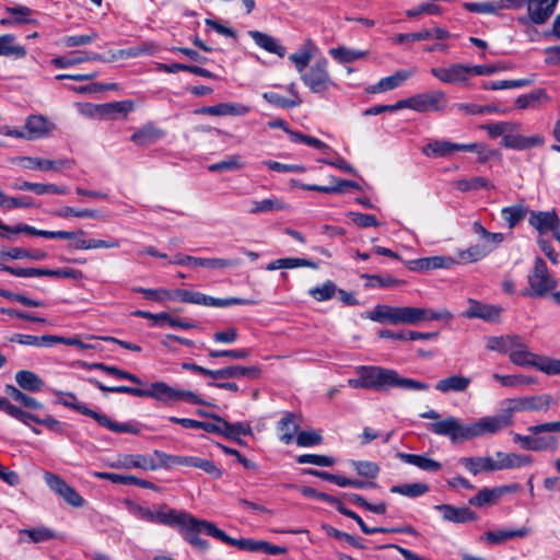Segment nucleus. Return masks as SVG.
I'll return each instance as SVG.
<instances>
[{"instance_id": "16", "label": "nucleus", "mask_w": 560, "mask_h": 560, "mask_svg": "<svg viewBox=\"0 0 560 560\" xmlns=\"http://www.w3.org/2000/svg\"><path fill=\"white\" fill-rule=\"evenodd\" d=\"M503 308L499 305L485 304L474 299L468 300V307L463 313L465 318H480L488 323H499Z\"/></svg>"}, {"instance_id": "7", "label": "nucleus", "mask_w": 560, "mask_h": 560, "mask_svg": "<svg viewBox=\"0 0 560 560\" xmlns=\"http://www.w3.org/2000/svg\"><path fill=\"white\" fill-rule=\"evenodd\" d=\"M143 397L154 398L163 404L184 400L194 405H206L207 402L194 392L176 389L164 382H153L150 387L143 389Z\"/></svg>"}, {"instance_id": "26", "label": "nucleus", "mask_w": 560, "mask_h": 560, "mask_svg": "<svg viewBox=\"0 0 560 560\" xmlns=\"http://www.w3.org/2000/svg\"><path fill=\"white\" fill-rule=\"evenodd\" d=\"M299 429V417L293 412H285L277 424L279 440L287 445L290 444Z\"/></svg>"}, {"instance_id": "21", "label": "nucleus", "mask_w": 560, "mask_h": 560, "mask_svg": "<svg viewBox=\"0 0 560 560\" xmlns=\"http://www.w3.org/2000/svg\"><path fill=\"white\" fill-rule=\"evenodd\" d=\"M113 468H139L142 470H156L158 466L155 465V460L152 456L143 455V454H128L120 456L117 462L110 465Z\"/></svg>"}, {"instance_id": "20", "label": "nucleus", "mask_w": 560, "mask_h": 560, "mask_svg": "<svg viewBox=\"0 0 560 560\" xmlns=\"http://www.w3.org/2000/svg\"><path fill=\"white\" fill-rule=\"evenodd\" d=\"M441 512L445 522L464 524L477 520V514L467 506H454L452 504H439L434 506Z\"/></svg>"}, {"instance_id": "46", "label": "nucleus", "mask_w": 560, "mask_h": 560, "mask_svg": "<svg viewBox=\"0 0 560 560\" xmlns=\"http://www.w3.org/2000/svg\"><path fill=\"white\" fill-rule=\"evenodd\" d=\"M2 255V259H32V260H43L47 257V253L42 249H25L21 247H12L8 250H4Z\"/></svg>"}, {"instance_id": "38", "label": "nucleus", "mask_w": 560, "mask_h": 560, "mask_svg": "<svg viewBox=\"0 0 560 560\" xmlns=\"http://www.w3.org/2000/svg\"><path fill=\"white\" fill-rule=\"evenodd\" d=\"M75 242L73 247L81 250L98 249V248H118L120 241L117 238L110 240H98V238H84V236H78L73 238Z\"/></svg>"}, {"instance_id": "29", "label": "nucleus", "mask_w": 560, "mask_h": 560, "mask_svg": "<svg viewBox=\"0 0 560 560\" xmlns=\"http://www.w3.org/2000/svg\"><path fill=\"white\" fill-rule=\"evenodd\" d=\"M396 457L401 462L413 465L424 471L435 472L439 471L442 467L440 462L427 457L425 455L399 452L396 454Z\"/></svg>"}, {"instance_id": "12", "label": "nucleus", "mask_w": 560, "mask_h": 560, "mask_svg": "<svg viewBox=\"0 0 560 560\" xmlns=\"http://www.w3.org/2000/svg\"><path fill=\"white\" fill-rule=\"evenodd\" d=\"M559 0H528L527 14L518 18L523 25L528 23L544 25L555 13Z\"/></svg>"}, {"instance_id": "36", "label": "nucleus", "mask_w": 560, "mask_h": 560, "mask_svg": "<svg viewBox=\"0 0 560 560\" xmlns=\"http://www.w3.org/2000/svg\"><path fill=\"white\" fill-rule=\"evenodd\" d=\"M493 250V246L476 244L465 250H459L457 257L458 264L476 262L488 256Z\"/></svg>"}, {"instance_id": "31", "label": "nucleus", "mask_w": 560, "mask_h": 560, "mask_svg": "<svg viewBox=\"0 0 560 560\" xmlns=\"http://www.w3.org/2000/svg\"><path fill=\"white\" fill-rule=\"evenodd\" d=\"M530 533V529L527 527H521L518 529H498V530H488L480 539H486L487 542L491 545H499L506 540H511L514 538H523L526 537Z\"/></svg>"}, {"instance_id": "13", "label": "nucleus", "mask_w": 560, "mask_h": 560, "mask_svg": "<svg viewBox=\"0 0 560 560\" xmlns=\"http://www.w3.org/2000/svg\"><path fill=\"white\" fill-rule=\"evenodd\" d=\"M44 479L50 490L59 494L69 505L74 508H82L84 505L85 500L80 493L58 475L47 471L44 475Z\"/></svg>"}, {"instance_id": "40", "label": "nucleus", "mask_w": 560, "mask_h": 560, "mask_svg": "<svg viewBox=\"0 0 560 560\" xmlns=\"http://www.w3.org/2000/svg\"><path fill=\"white\" fill-rule=\"evenodd\" d=\"M411 75L408 71H397L396 73L382 78L375 85H372L370 91L372 93H381L398 88Z\"/></svg>"}, {"instance_id": "47", "label": "nucleus", "mask_w": 560, "mask_h": 560, "mask_svg": "<svg viewBox=\"0 0 560 560\" xmlns=\"http://www.w3.org/2000/svg\"><path fill=\"white\" fill-rule=\"evenodd\" d=\"M336 510L340 514L355 521L357 524L360 526L361 530L366 535H372V534H376V533H387V532L392 530V529H387L386 527H369L364 523V521L362 520V517L360 515H358L355 512L347 509L341 501H339V503L337 504Z\"/></svg>"}, {"instance_id": "28", "label": "nucleus", "mask_w": 560, "mask_h": 560, "mask_svg": "<svg viewBox=\"0 0 560 560\" xmlns=\"http://www.w3.org/2000/svg\"><path fill=\"white\" fill-rule=\"evenodd\" d=\"M542 143L544 139L538 135L525 137L521 135H512L510 132L504 135L501 141L503 147L513 150H527L534 147H538Z\"/></svg>"}, {"instance_id": "37", "label": "nucleus", "mask_w": 560, "mask_h": 560, "mask_svg": "<svg viewBox=\"0 0 560 560\" xmlns=\"http://www.w3.org/2000/svg\"><path fill=\"white\" fill-rule=\"evenodd\" d=\"M9 340L23 346L50 348L55 345V335H44L38 337L25 334H14L9 338Z\"/></svg>"}, {"instance_id": "19", "label": "nucleus", "mask_w": 560, "mask_h": 560, "mask_svg": "<svg viewBox=\"0 0 560 560\" xmlns=\"http://www.w3.org/2000/svg\"><path fill=\"white\" fill-rule=\"evenodd\" d=\"M456 265H458V260L451 256H432L408 261V268L417 271L451 269Z\"/></svg>"}, {"instance_id": "42", "label": "nucleus", "mask_w": 560, "mask_h": 560, "mask_svg": "<svg viewBox=\"0 0 560 560\" xmlns=\"http://www.w3.org/2000/svg\"><path fill=\"white\" fill-rule=\"evenodd\" d=\"M174 513L175 509L167 508L166 505H161L155 511L145 508L142 521L170 526L172 524Z\"/></svg>"}, {"instance_id": "63", "label": "nucleus", "mask_w": 560, "mask_h": 560, "mask_svg": "<svg viewBox=\"0 0 560 560\" xmlns=\"http://www.w3.org/2000/svg\"><path fill=\"white\" fill-rule=\"evenodd\" d=\"M299 464H312L322 467H330L335 464V459L330 456L318 454H302L296 457Z\"/></svg>"}, {"instance_id": "18", "label": "nucleus", "mask_w": 560, "mask_h": 560, "mask_svg": "<svg viewBox=\"0 0 560 560\" xmlns=\"http://www.w3.org/2000/svg\"><path fill=\"white\" fill-rule=\"evenodd\" d=\"M171 262L179 266H198L212 269L235 267L240 264L237 259L200 258L183 254L175 255Z\"/></svg>"}, {"instance_id": "15", "label": "nucleus", "mask_w": 560, "mask_h": 560, "mask_svg": "<svg viewBox=\"0 0 560 560\" xmlns=\"http://www.w3.org/2000/svg\"><path fill=\"white\" fill-rule=\"evenodd\" d=\"M528 223L541 235L551 231L560 242V220L555 211H530Z\"/></svg>"}, {"instance_id": "41", "label": "nucleus", "mask_w": 560, "mask_h": 560, "mask_svg": "<svg viewBox=\"0 0 560 560\" xmlns=\"http://www.w3.org/2000/svg\"><path fill=\"white\" fill-rule=\"evenodd\" d=\"M328 52L338 63H350L368 56L365 50H357L345 46L330 48Z\"/></svg>"}, {"instance_id": "27", "label": "nucleus", "mask_w": 560, "mask_h": 560, "mask_svg": "<svg viewBox=\"0 0 560 560\" xmlns=\"http://www.w3.org/2000/svg\"><path fill=\"white\" fill-rule=\"evenodd\" d=\"M167 300L178 301L182 303L197 304V305H211V296L206 295L198 291L185 290V289H175L170 290V293H166Z\"/></svg>"}, {"instance_id": "60", "label": "nucleus", "mask_w": 560, "mask_h": 560, "mask_svg": "<svg viewBox=\"0 0 560 560\" xmlns=\"http://www.w3.org/2000/svg\"><path fill=\"white\" fill-rule=\"evenodd\" d=\"M304 474L322 478L326 481L332 482L339 487H350L351 478L330 474L328 471H320L312 468L303 470Z\"/></svg>"}, {"instance_id": "22", "label": "nucleus", "mask_w": 560, "mask_h": 560, "mask_svg": "<svg viewBox=\"0 0 560 560\" xmlns=\"http://www.w3.org/2000/svg\"><path fill=\"white\" fill-rule=\"evenodd\" d=\"M459 464L474 476L481 472L498 471L497 458L490 456L462 457Z\"/></svg>"}, {"instance_id": "49", "label": "nucleus", "mask_w": 560, "mask_h": 560, "mask_svg": "<svg viewBox=\"0 0 560 560\" xmlns=\"http://www.w3.org/2000/svg\"><path fill=\"white\" fill-rule=\"evenodd\" d=\"M250 107L241 103H219L213 105V116H244Z\"/></svg>"}, {"instance_id": "30", "label": "nucleus", "mask_w": 560, "mask_h": 560, "mask_svg": "<svg viewBox=\"0 0 560 560\" xmlns=\"http://www.w3.org/2000/svg\"><path fill=\"white\" fill-rule=\"evenodd\" d=\"M260 370L256 366H241V365H231L223 369L215 370V378L214 380H225V378H256L258 377Z\"/></svg>"}, {"instance_id": "56", "label": "nucleus", "mask_w": 560, "mask_h": 560, "mask_svg": "<svg viewBox=\"0 0 560 560\" xmlns=\"http://www.w3.org/2000/svg\"><path fill=\"white\" fill-rule=\"evenodd\" d=\"M351 466L359 476L369 479H375L381 470L378 464L371 460H352Z\"/></svg>"}, {"instance_id": "32", "label": "nucleus", "mask_w": 560, "mask_h": 560, "mask_svg": "<svg viewBox=\"0 0 560 560\" xmlns=\"http://www.w3.org/2000/svg\"><path fill=\"white\" fill-rule=\"evenodd\" d=\"M470 383L471 381L469 377L463 375H451L440 380L435 384V389L442 394L462 393L468 388Z\"/></svg>"}, {"instance_id": "5", "label": "nucleus", "mask_w": 560, "mask_h": 560, "mask_svg": "<svg viewBox=\"0 0 560 560\" xmlns=\"http://www.w3.org/2000/svg\"><path fill=\"white\" fill-rule=\"evenodd\" d=\"M528 289L522 294L530 298H544L552 292L557 285V280L550 275L547 264L541 257H536L534 266L527 276Z\"/></svg>"}, {"instance_id": "54", "label": "nucleus", "mask_w": 560, "mask_h": 560, "mask_svg": "<svg viewBox=\"0 0 560 560\" xmlns=\"http://www.w3.org/2000/svg\"><path fill=\"white\" fill-rule=\"evenodd\" d=\"M497 491V487L492 489L483 488L475 497L470 498L468 503L477 508L494 504L500 499Z\"/></svg>"}, {"instance_id": "39", "label": "nucleus", "mask_w": 560, "mask_h": 560, "mask_svg": "<svg viewBox=\"0 0 560 560\" xmlns=\"http://www.w3.org/2000/svg\"><path fill=\"white\" fill-rule=\"evenodd\" d=\"M249 35L256 45L267 50L268 52L276 54L279 57H283L285 55V48L280 46L272 36L259 31H250Z\"/></svg>"}, {"instance_id": "8", "label": "nucleus", "mask_w": 560, "mask_h": 560, "mask_svg": "<svg viewBox=\"0 0 560 560\" xmlns=\"http://www.w3.org/2000/svg\"><path fill=\"white\" fill-rule=\"evenodd\" d=\"M456 151L476 152L480 161L488 160L487 147L481 143L459 144L446 140H434L422 148V153L431 158H444Z\"/></svg>"}, {"instance_id": "23", "label": "nucleus", "mask_w": 560, "mask_h": 560, "mask_svg": "<svg viewBox=\"0 0 560 560\" xmlns=\"http://www.w3.org/2000/svg\"><path fill=\"white\" fill-rule=\"evenodd\" d=\"M165 136V131L156 127L153 122H148L133 132L130 140L139 145L147 147L155 143Z\"/></svg>"}, {"instance_id": "17", "label": "nucleus", "mask_w": 560, "mask_h": 560, "mask_svg": "<svg viewBox=\"0 0 560 560\" xmlns=\"http://www.w3.org/2000/svg\"><path fill=\"white\" fill-rule=\"evenodd\" d=\"M431 74L443 83L462 84L470 77V66L463 63H453L448 67L432 68Z\"/></svg>"}, {"instance_id": "34", "label": "nucleus", "mask_w": 560, "mask_h": 560, "mask_svg": "<svg viewBox=\"0 0 560 560\" xmlns=\"http://www.w3.org/2000/svg\"><path fill=\"white\" fill-rule=\"evenodd\" d=\"M21 165L27 170L60 171L67 161H54L42 158L22 156L19 158Z\"/></svg>"}, {"instance_id": "2", "label": "nucleus", "mask_w": 560, "mask_h": 560, "mask_svg": "<svg viewBox=\"0 0 560 560\" xmlns=\"http://www.w3.org/2000/svg\"><path fill=\"white\" fill-rule=\"evenodd\" d=\"M368 318L381 324L415 326L422 322L450 320L453 315L447 310L378 304L369 313Z\"/></svg>"}, {"instance_id": "1", "label": "nucleus", "mask_w": 560, "mask_h": 560, "mask_svg": "<svg viewBox=\"0 0 560 560\" xmlns=\"http://www.w3.org/2000/svg\"><path fill=\"white\" fill-rule=\"evenodd\" d=\"M504 408L501 413L485 416L477 421L464 424L459 418L447 417L428 424V430L436 435L447 436L452 443H460L476 438L492 435L512 425Z\"/></svg>"}, {"instance_id": "57", "label": "nucleus", "mask_w": 560, "mask_h": 560, "mask_svg": "<svg viewBox=\"0 0 560 560\" xmlns=\"http://www.w3.org/2000/svg\"><path fill=\"white\" fill-rule=\"evenodd\" d=\"M337 293V285L331 280H327L322 285L308 290V294L318 302L330 300Z\"/></svg>"}, {"instance_id": "61", "label": "nucleus", "mask_w": 560, "mask_h": 560, "mask_svg": "<svg viewBox=\"0 0 560 560\" xmlns=\"http://www.w3.org/2000/svg\"><path fill=\"white\" fill-rule=\"evenodd\" d=\"M539 354L533 353L528 350L527 346L521 351L514 352L511 355L510 361L517 366H530L534 368Z\"/></svg>"}, {"instance_id": "59", "label": "nucleus", "mask_w": 560, "mask_h": 560, "mask_svg": "<svg viewBox=\"0 0 560 560\" xmlns=\"http://www.w3.org/2000/svg\"><path fill=\"white\" fill-rule=\"evenodd\" d=\"M534 368L547 375H560L559 359H553L546 355H538Z\"/></svg>"}, {"instance_id": "43", "label": "nucleus", "mask_w": 560, "mask_h": 560, "mask_svg": "<svg viewBox=\"0 0 560 560\" xmlns=\"http://www.w3.org/2000/svg\"><path fill=\"white\" fill-rule=\"evenodd\" d=\"M389 491L410 499H416L428 493L430 491V487L423 482H412L392 486Z\"/></svg>"}, {"instance_id": "53", "label": "nucleus", "mask_w": 560, "mask_h": 560, "mask_svg": "<svg viewBox=\"0 0 560 560\" xmlns=\"http://www.w3.org/2000/svg\"><path fill=\"white\" fill-rule=\"evenodd\" d=\"M223 428V436L231 440H238L241 435H250L252 428L249 424L244 422L230 423L225 419L221 421Z\"/></svg>"}, {"instance_id": "9", "label": "nucleus", "mask_w": 560, "mask_h": 560, "mask_svg": "<svg viewBox=\"0 0 560 560\" xmlns=\"http://www.w3.org/2000/svg\"><path fill=\"white\" fill-rule=\"evenodd\" d=\"M0 410L9 415L10 417L19 420L25 425H30V421H33L37 424L45 425L48 430L62 434L65 431V424L54 418L50 415H47L44 418L38 417L30 411H25L14 405H12L7 398L0 397Z\"/></svg>"}, {"instance_id": "62", "label": "nucleus", "mask_w": 560, "mask_h": 560, "mask_svg": "<svg viewBox=\"0 0 560 560\" xmlns=\"http://www.w3.org/2000/svg\"><path fill=\"white\" fill-rule=\"evenodd\" d=\"M482 129L487 130L489 137L497 138L504 135H508L509 132L513 131L516 128V125L513 122H492L481 126Z\"/></svg>"}, {"instance_id": "24", "label": "nucleus", "mask_w": 560, "mask_h": 560, "mask_svg": "<svg viewBox=\"0 0 560 560\" xmlns=\"http://www.w3.org/2000/svg\"><path fill=\"white\" fill-rule=\"evenodd\" d=\"M498 470L514 469L530 466L534 459L530 455L520 453H495Z\"/></svg>"}, {"instance_id": "44", "label": "nucleus", "mask_w": 560, "mask_h": 560, "mask_svg": "<svg viewBox=\"0 0 560 560\" xmlns=\"http://www.w3.org/2000/svg\"><path fill=\"white\" fill-rule=\"evenodd\" d=\"M362 279H365L366 282L364 284L365 288H383V289H393L399 287L404 283L402 280L396 279L390 275L380 276V275H362Z\"/></svg>"}, {"instance_id": "64", "label": "nucleus", "mask_w": 560, "mask_h": 560, "mask_svg": "<svg viewBox=\"0 0 560 560\" xmlns=\"http://www.w3.org/2000/svg\"><path fill=\"white\" fill-rule=\"evenodd\" d=\"M243 167V164L240 160L238 155H232L229 159L213 163L208 166L209 172H226V171H236Z\"/></svg>"}, {"instance_id": "6", "label": "nucleus", "mask_w": 560, "mask_h": 560, "mask_svg": "<svg viewBox=\"0 0 560 560\" xmlns=\"http://www.w3.org/2000/svg\"><path fill=\"white\" fill-rule=\"evenodd\" d=\"M301 80L312 93L322 96H325L331 88L337 86L329 73L326 58H320L310 66Z\"/></svg>"}, {"instance_id": "50", "label": "nucleus", "mask_w": 560, "mask_h": 560, "mask_svg": "<svg viewBox=\"0 0 560 560\" xmlns=\"http://www.w3.org/2000/svg\"><path fill=\"white\" fill-rule=\"evenodd\" d=\"M88 381L103 393L129 394L136 397H143V388L130 387L126 385L106 386L94 377H91Z\"/></svg>"}, {"instance_id": "25", "label": "nucleus", "mask_w": 560, "mask_h": 560, "mask_svg": "<svg viewBox=\"0 0 560 560\" xmlns=\"http://www.w3.org/2000/svg\"><path fill=\"white\" fill-rule=\"evenodd\" d=\"M25 129L26 139L34 140L47 136L54 129V125L42 115H31L26 119Z\"/></svg>"}, {"instance_id": "58", "label": "nucleus", "mask_w": 560, "mask_h": 560, "mask_svg": "<svg viewBox=\"0 0 560 560\" xmlns=\"http://www.w3.org/2000/svg\"><path fill=\"white\" fill-rule=\"evenodd\" d=\"M262 97L268 103L275 105L276 107L284 108V109L298 107L302 104L301 98H288V97H284L280 94L276 93V92H265L262 94Z\"/></svg>"}, {"instance_id": "3", "label": "nucleus", "mask_w": 560, "mask_h": 560, "mask_svg": "<svg viewBox=\"0 0 560 560\" xmlns=\"http://www.w3.org/2000/svg\"><path fill=\"white\" fill-rule=\"evenodd\" d=\"M212 525L213 523L198 520L186 511L175 510L170 527L176 528L189 545L205 551L209 548V544L200 538V534L209 535Z\"/></svg>"}, {"instance_id": "11", "label": "nucleus", "mask_w": 560, "mask_h": 560, "mask_svg": "<svg viewBox=\"0 0 560 560\" xmlns=\"http://www.w3.org/2000/svg\"><path fill=\"white\" fill-rule=\"evenodd\" d=\"M447 98L443 91L427 92L404 100V107L418 113L439 112L446 107Z\"/></svg>"}, {"instance_id": "14", "label": "nucleus", "mask_w": 560, "mask_h": 560, "mask_svg": "<svg viewBox=\"0 0 560 560\" xmlns=\"http://www.w3.org/2000/svg\"><path fill=\"white\" fill-rule=\"evenodd\" d=\"M357 373H362L365 382V389L382 390L392 386L394 370L381 366L362 365L357 368Z\"/></svg>"}, {"instance_id": "35", "label": "nucleus", "mask_w": 560, "mask_h": 560, "mask_svg": "<svg viewBox=\"0 0 560 560\" xmlns=\"http://www.w3.org/2000/svg\"><path fill=\"white\" fill-rule=\"evenodd\" d=\"M15 382L20 388L37 393L44 387V381L33 371L21 370L15 373Z\"/></svg>"}, {"instance_id": "33", "label": "nucleus", "mask_w": 560, "mask_h": 560, "mask_svg": "<svg viewBox=\"0 0 560 560\" xmlns=\"http://www.w3.org/2000/svg\"><path fill=\"white\" fill-rule=\"evenodd\" d=\"M0 56L22 59L26 56V49L16 43L13 34H4L0 36Z\"/></svg>"}, {"instance_id": "55", "label": "nucleus", "mask_w": 560, "mask_h": 560, "mask_svg": "<svg viewBox=\"0 0 560 560\" xmlns=\"http://www.w3.org/2000/svg\"><path fill=\"white\" fill-rule=\"evenodd\" d=\"M390 387H399L407 390H428L430 385L413 378L401 377L395 370Z\"/></svg>"}, {"instance_id": "4", "label": "nucleus", "mask_w": 560, "mask_h": 560, "mask_svg": "<svg viewBox=\"0 0 560 560\" xmlns=\"http://www.w3.org/2000/svg\"><path fill=\"white\" fill-rule=\"evenodd\" d=\"M65 398H60L58 400L59 404H61L65 407H68L72 410H75L77 412L91 417L93 420H95L101 427L106 428L107 430L115 432V433H128L138 435L140 434V427L135 421H128L124 423L116 422L108 418L106 415L97 412L91 408H89L86 405L80 402L77 398V396L73 393H63L62 394Z\"/></svg>"}, {"instance_id": "45", "label": "nucleus", "mask_w": 560, "mask_h": 560, "mask_svg": "<svg viewBox=\"0 0 560 560\" xmlns=\"http://www.w3.org/2000/svg\"><path fill=\"white\" fill-rule=\"evenodd\" d=\"M249 213H267L273 211L287 210L289 206L279 198H267L264 200H253Z\"/></svg>"}, {"instance_id": "51", "label": "nucleus", "mask_w": 560, "mask_h": 560, "mask_svg": "<svg viewBox=\"0 0 560 560\" xmlns=\"http://www.w3.org/2000/svg\"><path fill=\"white\" fill-rule=\"evenodd\" d=\"M492 377L495 381H498L502 386H505V387L529 385V384H534L537 382L536 377L522 375V374L501 375V374L494 373L492 375Z\"/></svg>"}, {"instance_id": "10", "label": "nucleus", "mask_w": 560, "mask_h": 560, "mask_svg": "<svg viewBox=\"0 0 560 560\" xmlns=\"http://www.w3.org/2000/svg\"><path fill=\"white\" fill-rule=\"evenodd\" d=\"M551 402L552 397L544 394L521 398H508L501 401V407L504 408L509 419L513 421V415L515 412L548 410Z\"/></svg>"}, {"instance_id": "48", "label": "nucleus", "mask_w": 560, "mask_h": 560, "mask_svg": "<svg viewBox=\"0 0 560 560\" xmlns=\"http://www.w3.org/2000/svg\"><path fill=\"white\" fill-rule=\"evenodd\" d=\"M95 108L101 115L112 116L120 114L126 117L133 109V103L131 101H119L97 105Z\"/></svg>"}, {"instance_id": "52", "label": "nucleus", "mask_w": 560, "mask_h": 560, "mask_svg": "<svg viewBox=\"0 0 560 560\" xmlns=\"http://www.w3.org/2000/svg\"><path fill=\"white\" fill-rule=\"evenodd\" d=\"M526 213L527 210L523 205H513L501 210V217L510 229L516 226L525 218Z\"/></svg>"}]
</instances>
